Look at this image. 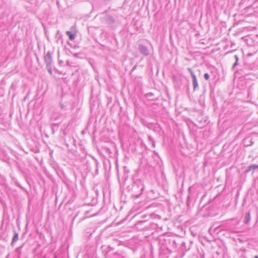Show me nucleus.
Instances as JSON below:
<instances>
[{"label": "nucleus", "instance_id": "f257e3e1", "mask_svg": "<svg viewBox=\"0 0 258 258\" xmlns=\"http://www.w3.org/2000/svg\"><path fill=\"white\" fill-rule=\"evenodd\" d=\"M144 187V185L141 181L139 180L134 182L132 187L134 196L136 198H139L142 195Z\"/></svg>", "mask_w": 258, "mask_h": 258}, {"label": "nucleus", "instance_id": "f03ea898", "mask_svg": "<svg viewBox=\"0 0 258 258\" xmlns=\"http://www.w3.org/2000/svg\"><path fill=\"white\" fill-rule=\"evenodd\" d=\"M187 70L190 73L191 77L192 78V82L194 90H196L198 88V86H199L197 77H196L194 72L192 71V70L190 68H188L187 69Z\"/></svg>", "mask_w": 258, "mask_h": 258}, {"label": "nucleus", "instance_id": "7ed1b4c3", "mask_svg": "<svg viewBox=\"0 0 258 258\" xmlns=\"http://www.w3.org/2000/svg\"><path fill=\"white\" fill-rule=\"evenodd\" d=\"M107 255L109 258H124V256L122 252H111L110 250H108Z\"/></svg>", "mask_w": 258, "mask_h": 258}, {"label": "nucleus", "instance_id": "20e7f679", "mask_svg": "<svg viewBox=\"0 0 258 258\" xmlns=\"http://www.w3.org/2000/svg\"><path fill=\"white\" fill-rule=\"evenodd\" d=\"M139 50L140 52L145 56H148L149 55V50L148 48L142 44H140L139 46Z\"/></svg>", "mask_w": 258, "mask_h": 258}, {"label": "nucleus", "instance_id": "39448f33", "mask_svg": "<svg viewBox=\"0 0 258 258\" xmlns=\"http://www.w3.org/2000/svg\"><path fill=\"white\" fill-rule=\"evenodd\" d=\"M44 61L46 66H49L52 62V54L50 51H48L44 56Z\"/></svg>", "mask_w": 258, "mask_h": 258}, {"label": "nucleus", "instance_id": "423d86ee", "mask_svg": "<svg viewBox=\"0 0 258 258\" xmlns=\"http://www.w3.org/2000/svg\"><path fill=\"white\" fill-rule=\"evenodd\" d=\"M18 239H19V234L16 231H15L11 244L13 245L14 243L17 241L18 240Z\"/></svg>", "mask_w": 258, "mask_h": 258}, {"label": "nucleus", "instance_id": "0eeeda50", "mask_svg": "<svg viewBox=\"0 0 258 258\" xmlns=\"http://www.w3.org/2000/svg\"><path fill=\"white\" fill-rule=\"evenodd\" d=\"M66 34L67 35V36H68L69 39L71 40H73L75 39L76 35L72 33L71 32L67 31Z\"/></svg>", "mask_w": 258, "mask_h": 258}, {"label": "nucleus", "instance_id": "6e6552de", "mask_svg": "<svg viewBox=\"0 0 258 258\" xmlns=\"http://www.w3.org/2000/svg\"><path fill=\"white\" fill-rule=\"evenodd\" d=\"M257 169H258V165H255V164L251 165L248 166V169H247V171L254 170H255Z\"/></svg>", "mask_w": 258, "mask_h": 258}, {"label": "nucleus", "instance_id": "1a4fd4ad", "mask_svg": "<svg viewBox=\"0 0 258 258\" xmlns=\"http://www.w3.org/2000/svg\"><path fill=\"white\" fill-rule=\"evenodd\" d=\"M250 220V215L249 213H247L244 217V223H248Z\"/></svg>", "mask_w": 258, "mask_h": 258}, {"label": "nucleus", "instance_id": "9d476101", "mask_svg": "<svg viewBox=\"0 0 258 258\" xmlns=\"http://www.w3.org/2000/svg\"><path fill=\"white\" fill-rule=\"evenodd\" d=\"M152 216L153 218L158 219H161V216L158 215H157V214H153L152 215Z\"/></svg>", "mask_w": 258, "mask_h": 258}, {"label": "nucleus", "instance_id": "9b49d317", "mask_svg": "<svg viewBox=\"0 0 258 258\" xmlns=\"http://www.w3.org/2000/svg\"><path fill=\"white\" fill-rule=\"evenodd\" d=\"M46 68L47 69V70L48 71V72L51 74H52V70H51V64H50V66H49L48 67V66H46Z\"/></svg>", "mask_w": 258, "mask_h": 258}, {"label": "nucleus", "instance_id": "f8f14e48", "mask_svg": "<svg viewBox=\"0 0 258 258\" xmlns=\"http://www.w3.org/2000/svg\"><path fill=\"white\" fill-rule=\"evenodd\" d=\"M204 78L206 80H208L209 79L210 76L209 75L208 73H205L204 74Z\"/></svg>", "mask_w": 258, "mask_h": 258}, {"label": "nucleus", "instance_id": "ddd939ff", "mask_svg": "<svg viewBox=\"0 0 258 258\" xmlns=\"http://www.w3.org/2000/svg\"><path fill=\"white\" fill-rule=\"evenodd\" d=\"M153 96V94L152 93H148L146 94V96L147 97H152Z\"/></svg>", "mask_w": 258, "mask_h": 258}, {"label": "nucleus", "instance_id": "4468645a", "mask_svg": "<svg viewBox=\"0 0 258 258\" xmlns=\"http://www.w3.org/2000/svg\"><path fill=\"white\" fill-rule=\"evenodd\" d=\"M234 58H235V61H238L239 58H238V56L237 55H234Z\"/></svg>", "mask_w": 258, "mask_h": 258}, {"label": "nucleus", "instance_id": "2eb2a0df", "mask_svg": "<svg viewBox=\"0 0 258 258\" xmlns=\"http://www.w3.org/2000/svg\"><path fill=\"white\" fill-rule=\"evenodd\" d=\"M238 61H235V63L233 65V68H234L238 64Z\"/></svg>", "mask_w": 258, "mask_h": 258}, {"label": "nucleus", "instance_id": "dca6fc26", "mask_svg": "<svg viewBox=\"0 0 258 258\" xmlns=\"http://www.w3.org/2000/svg\"><path fill=\"white\" fill-rule=\"evenodd\" d=\"M149 139L150 140V141H152V138L151 137H149Z\"/></svg>", "mask_w": 258, "mask_h": 258}, {"label": "nucleus", "instance_id": "f3484780", "mask_svg": "<svg viewBox=\"0 0 258 258\" xmlns=\"http://www.w3.org/2000/svg\"><path fill=\"white\" fill-rule=\"evenodd\" d=\"M62 63H63V62L61 60L59 61V64H61Z\"/></svg>", "mask_w": 258, "mask_h": 258}, {"label": "nucleus", "instance_id": "a211bd4d", "mask_svg": "<svg viewBox=\"0 0 258 258\" xmlns=\"http://www.w3.org/2000/svg\"><path fill=\"white\" fill-rule=\"evenodd\" d=\"M60 107H61V108H63V104H61Z\"/></svg>", "mask_w": 258, "mask_h": 258}, {"label": "nucleus", "instance_id": "6ab92c4d", "mask_svg": "<svg viewBox=\"0 0 258 258\" xmlns=\"http://www.w3.org/2000/svg\"><path fill=\"white\" fill-rule=\"evenodd\" d=\"M109 19H110V21H112V20L113 21V20H112V18H111V17H109Z\"/></svg>", "mask_w": 258, "mask_h": 258}, {"label": "nucleus", "instance_id": "aec40b11", "mask_svg": "<svg viewBox=\"0 0 258 258\" xmlns=\"http://www.w3.org/2000/svg\"><path fill=\"white\" fill-rule=\"evenodd\" d=\"M109 19H110V21H112V20L113 21V20H112V18H111V17H109Z\"/></svg>", "mask_w": 258, "mask_h": 258}, {"label": "nucleus", "instance_id": "412c9836", "mask_svg": "<svg viewBox=\"0 0 258 258\" xmlns=\"http://www.w3.org/2000/svg\"><path fill=\"white\" fill-rule=\"evenodd\" d=\"M20 248H21V247H18V248H17V250H19Z\"/></svg>", "mask_w": 258, "mask_h": 258}, {"label": "nucleus", "instance_id": "4be33fe9", "mask_svg": "<svg viewBox=\"0 0 258 258\" xmlns=\"http://www.w3.org/2000/svg\"><path fill=\"white\" fill-rule=\"evenodd\" d=\"M254 258H258V256L257 255H255Z\"/></svg>", "mask_w": 258, "mask_h": 258}, {"label": "nucleus", "instance_id": "5701e85b", "mask_svg": "<svg viewBox=\"0 0 258 258\" xmlns=\"http://www.w3.org/2000/svg\"><path fill=\"white\" fill-rule=\"evenodd\" d=\"M173 243H175V241L174 240H173Z\"/></svg>", "mask_w": 258, "mask_h": 258}]
</instances>
